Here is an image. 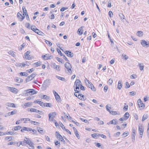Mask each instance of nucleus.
I'll list each match as a JSON object with an SVG mask.
<instances>
[{
	"instance_id": "nucleus-29",
	"label": "nucleus",
	"mask_w": 149,
	"mask_h": 149,
	"mask_svg": "<svg viewBox=\"0 0 149 149\" xmlns=\"http://www.w3.org/2000/svg\"><path fill=\"white\" fill-rule=\"evenodd\" d=\"M41 62L40 61H38L36 63H35L33 64L34 66L36 67L41 65Z\"/></svg>"
},
{
	"instance_id": "nucleus-5",
	"label": "nucleus",
	"mask_w": 149,
	"mask_h": 149,
	"mask_svg": "<svg viewBox=\"0 0 149 149\" xmlns=\"http://www.w3.org/2000/svg\"><path fill=\"white\" fill-rule=\"evenodd\" d=\"M138 106L140 110L143 109L145 107V104L140 99H139L138 100Z\"/></svg>"
},
{
	"instance_id": "nucleus-60",
	"label": "nucleus",
	"mask_w": 149,
	"mask_h": 149,
	"mask_svg": "<svg viewBox=\"0 0 149 149\" xmlns=\"http://www.w3.org/2000/svg\"><path fill=\"white\" fill-rule=\"evenodd\" d=\"M80 88V89L81 90H82L83 91H84L85 90V87L83 86L81 84L80 85V86L79 87V88Z\"/></svg>"
},
{
	"instance_id": "nucleus-58",
	"label": "nucleus",
	"mask_w": 149,
	"mask_h": 149,
	"mask_svg": "<svg viewBox=\"0 0 149 149\" xmlns=\"http://www.w3.org/2000/svg\"><path fill=\"white\" fill-rule=\"evenodd\" d=\"M59 124H60V126L61 127H62V129H63V130H65V129H66L65 127H64V125H63V124H62V123H59Z\"/></svg>"
},
{
	"instance_id": "nucleus-14",
	"label": "nucleus",
	"mask_w": 149,
	"mask_h": 149,
	"mask_svg": "<svg viewBox=\"0 0 149 149\" xmlns=\"http://www.w3.org/2000/svg\"><path fill=\"white\" fill-rule=\"evenodd\" d=\"M24 140L25 144H27L29 145L32 142L29 138L25 137Z\"/></svg>"
},
{
	"instance_id": "nucleus-24",
	"label": "nucleus",
	"mask_w": 149,
	"mask_h": 149,
	"mask_svg": "<svg viewBox=\"0 0 149 149\" xmlns=\"http://www.w3.org/2000/svg\"><path fill=\"white\" fill-rule=\"evenodd\" d=\"M83 27V26H81L78 30V34L80 35H81L83 33L82 29Z\"/></svg>"
},
{
	"instance_id": "nucleus-51",
	"label": "nucleus",
	"mask_w": 149,
	"mask_h": 149,
	"mask_svg": "<svg viewBox=\"0 0 149 149\" xmlns=\"http://www.w3.org/2000/svg\"><path fill=\"white\" fill-rule=\"evenodd\" d=\"M38 131L40 133L42 134V133L43 132V130L42 128L39 127L38 129Z\"/></svg>"
},
{
	"instance_id": "nucleus-34",
	"label": "nucleus",
	"mask_w": 149,
	"mask_h": 149,
	"mask_svg": "<svg viewBox=\"0 0 149 149\" xmlns=\"http://www.w3.org/2000/svg\"><path fill=\"white\" fill-rule=\"evenodd\" d=\"M136 34L138 36L141 37L143 35V33L141 31H139Z\"/></svg>"
},
{
	"instance_id": "nucleus-17",
	"label": "nucleus",
	"mask_w": 149,
	"mask_h": 149,
	"mask_svg": "<svg viewBox=\"0 0 149 149\" xmlns=\"http://www.w3.org/2000/svg\"><path fill=\"white\" fill-rule=\"evenodd\" d=\"M30 52L29 51H27L26 52L25 54L24 55V58L26 59H28V60H30L31 59V57H28V56L30 54Z\"/></svg>"
},
{
	"instance_id": "nucleus-4",
	"label": "nucleus",
	"mask_w": 149,
	"mask_h": 149,
	"mask_svg": "<svg viewBox=\"0 0 149 149\" xmlns=\"http://www.w3.org/2000/svg\"><path fill=\"white\" fill-rule=\"evenodd\" d=\"M49 82V80L47 79L44 81L42 85V87L43 90H45L46 89L47 87L48 86Z\"/></svg>"
},
{
	"instance_id": "nucleus-16",
	"label": "nucleus",
	"mask_w": 149,
	"mask_h": 149,
	"mask_svg": "<svg viewBox=\"0 0 149 149\" xmlns=\"http://www.w3.org/2000/svg\"><path fill=\"white\" fill-rule=\"evenodd\" d=\"M52 65L54 69H56L58 71L60 70L61 68L59 66L56 65L55 63H53Z\"/></svg>"
},
{
	"instance_id": "nucleus-52",
	"label": "nucleus",
	"mask_w": 149,
	"mask_h": 149,
	"mask_svg": "<svg viewBox=\"0 0 149 149\" xmlns=\"http://www.w3.org/2000/svg\"><path fill=\"white\" fill-rule=\"evenodd\" d=\"M119 16L120 17L121 19H125V16L122 13H120L119 14Z\"/></svg>"
},
{
	"instance_id": "nucleus-27",
	"label": "nucleus",
	"mask_w": 149,
	"mask_h": 149,
	"mask_svg": "<svg viewBox=\"0 0 149 149\" xmlns=\"http://www.w3.org/2000/svg\"><path fill=\"white\" fill-rule=\"evenodd\" d=\"M21 121H24V123H27V121H31V120L29 118H24L21 119Z\"/></svg>"
},
{
	"instance_id": "nucleus-26",
	"label": "nucleus",
	"mask_w": 149,
	"mask_h": 149,
	"mask_svg": "<svg viewBox=\"0 0 149 149\" xmlns=\"http://www.w3.org/2000/svg\"><path fill=\"white\" fill-rule=\"evenodd\" d=\"M38 31H35V32L37 34H38L39 35H41V36H44L45 35V34L43 33L41 31H40L39 29H38Z\"/></svg>"
},
{
	"instance_id": "nucleus-64",
	"label": "nucleus",
	"mask_w": 149,
	"mask_h": 149,
	"mask_svg": "<svg viewBox=\"0 0 149 149\" xmlns=\"http://www.w3.org/2000/svg\"><path fill=\"white\" fill-rule=\"evenodd\" d=\"M37 132L36 130H35L33 129L31 131V133L34 134H36Z\"/></svg>"
},
{
	"instance_id": "nucleus-36",
	"label": "nucleus",
	"mask_w": 149,
	"mask_h": 149,
	"mask_svg": "<svg viewBox=\"0 0 149 149\" xmlns=\"http://www.w3.org/2000/svg\"><path fill=\"white\" fill-rule=\"evenodd\" d=\"M74 91L76 92L74 93V95L75 96H76V97H77L78 95L77 94L78 93L79 94L80 93H79V92H80L79 90H76V89L75 90V89H74Z\"/></svg>"
},
{
	"instance_id": "nucleus-41",
	"label": "nucleus",
	"mask_w": 149,
	"mask_h": 149,
	"mask_svg": "<svg viewBox=\"0 0 149 149\" xmlns=\"http://www.w3.org/2000/svg\"><path fill=\"white\" fill-rule=\"evenodd\" d=\"M32 105V103L30 102L26 103L24 104V105L26 107H30Z\"/></svg>"
},
{
	"instance_id": "nucleus-50",
	"label": "nucleus",
	"mask_w": 149,
	"mask_h": 149,
	"mask_svg": "<svg viewBox=\"0 0 149 149\" xmlns=\"http://www.w3.org/2000/svg\"><path fill=\"white\" fill-rule=\"evenodd\" d=\"M12 136H6L5 137V140H7L10 141L12 140Z\"/></svg>"
},
{
	"instance_id": "nucleus-32",
	"label": "nucleus",
	"mask_w": 149,
	"mask_h": 149,
	"mask_svg": "<svg viewBox=\"0 0 149 149\" xmlns=\"http://www.w3.org/2000/svg\"><path fill=\"white\" fill-rule=\"evenodd\" d=\"M52 106V104L51 103H44V104L43 105V107H50Z\"/></svg>"
},
{
	"instance_id": "nucleus-56",
	"label": "nucleus",
	"mask_w": 149,
	"mask_h": 149,
	"mask_svg": "<svg viewBox=\"0 0 149 149\" xmlns=\"http://www.w3.org/2000/svg\"><path fill=\"white\" fill-rule=\"evenodd\" d=\"M55 97L56 100L58 101H59L60 99V97L58 94L56 96H55Z\"/></svg>"
},
{
	"instance_id": "nucleus-62",
	"label": "nucleus",
	"mask_w": 149,
	"mask_h": 149,
	"mask_svg": "<svg viewBox=\"0 0 149 149\" xmlns=\"http://www.w3.org/2000/svg\"><path fill=\"white\" fill-rule=\"evenodd\" d=\"M80 119L83 122H84L85 123H87L88 122V121L87 120L84 119V118H80Z\"/></svg>"
},
{
	"instance_id": "nucleus-42",
	"label": "nucleus",
	"mask_w": 149,
	"mask_h": 149,
	"mask_svg": "<svg viewBox=\"0 0 149 149\" xmlns=\"http://www.w3.org/2000/svg\"><path fill=\"white\" fill-rule=\"evenodd\" d=\"M8 53L10 55H11L13 57H14L15 56V53L12 51H10L8 52Z\"/></svg>"
},
{
	"instance_id": "nucleus-63",
	"label": "nucleus",
	"mask_w": 149,
	"mask_h": 149,
	"mask_svg": "<svg viewBox=\"0 0 149 149\" xmlns=\"http://www.w3.org/2000/svg\"><path fill=\"white\" fill-rule=\"evenodd\" d=\"M25 26L28 29H30V24L29 23H26L25 24Z\"/></svg>"
},
{
	"instance_id": "nucleus-55",
	"label": "nucleus",
	"mask_w": 149,
	"mask_h": 149,
	"mask_svg": "<svg viewBox=\"0 0 149 149\" xmlns=\"http://www.w3.org/2000/svg\"><path fill=\"white\" fill-rule=\"evenodd\" d=\"M45 42H46V43L47 44H48V45L50 46H51V45H52V43L51 42H50L48 41V40H45Z\"/></svg>"
},
{
	"instance_id": "nucleus-10",
	"label": "nucleus",
	"mask_w": 149,
	"mask_h": 149,
	"mask_svg": "<svg viewBox=\"0 0 149 149\" xmlns=\"http://www.w3.org/2000/svg\"><path fill=\"white\" fill-rule=\"evenodd\" d=\"M86 84L88 88H91L92 90L93 91H95L96 89L91 82L89 83L88 84Z\"/></svg>"
},
{
	"instance_id": "nucleus-53",
	"label": "nucleus",
	"mask_w": 149,
	"mask_h": 149,
	"mask_svg": "<svg viewBox=\"0 0 149 149\" xmlns=\"http://www.w3.org/2000/svg\"><path fill=\"white\" fill-rule=\"evenodd\" d=\"M30 122L32 124H33L35 125H38L37 124H38L39 123L36 121H32L31 120Z\"/></svg>"
},
{
	"instance_id": "nucleus-49",
	"label": "nucleus",
	"mask_w": 149,
	"mask_h": 149,
	"mask_svg": "<svg viewBox=\"0 0 149 149\" xmlns=\"http://www.w3.org/2000/svg\"><path fill=\"white\" fill-rule=\"evenodd\" d=\"M98 135H99V137L100 136L102 138L104 139H106L107 138V136L105 135H104L103 134H98Z\"/></svg>"
},
{
	"instance_id": "nucleus-25",
	"label": "nucleus",
	"mask_w": 149,
	"mask_h": 149,
	"mask_svg": "<svg viewBox=\"0 0 149 149\" xmlns=\"http://www.w3.org/2000/svg\"><path fill=\"white\" fill-rule=\"evenodd\" d=\"M17 145L18 146H19L20 145H22L24 146H25L26 145V144H25L24 140L22 141H19L17 143Z\"/></svg>"
},
{
	"instance_id": "nucleus-7",
	"label": "nucleus",
	"mask_w": 149,
	"mask_h": 149,
	"mask_svg": "<svg viewBox=\"0 0 149 149\" xmlns=\"http://www.w3.org/2000/svg\"><path fill=\"white\" fill-rule=\"evenodd\" d=\"M42 57L45 60H48L49 59L52 58L53 57V56L50 55L49 54H46L42 56Z\"/></svg>"
},
{
	"instance_id": "nucleus-11",
	"label": "nucleus",
	"mask_w": 149,
	"mask_h": 149,
	"mask_svg": "<svg viewBox=\"0 0 149 149\" xmlns=\"http://www.w3.org/2000/svg\"><path fill=\"white\" fill-rule=\"evenodd\" d=\"M30 111L31 112H36L37 113H39V114H41L42 113V111H41L37 110V109H35L33 108H31L30 109Z\"/></svg>"
},
{
	"instance_id": "nucleus-37",
	"label": "nucleus",
	"mask_w": 149,
	"mask_h": 149,
	"mask_svg": "<svg viewBox=\"0 0 149 149\" xmlns=\"http://www.w3.org/2000/svg\"><path fill=\"white\" fill-rule=\"evenodd\" d=\"M56 77L58 79L61 80L63 81H65V79L64 77H62L58 76H56Z\"/></svg>"
},
{
	"instance_id": "nucleus-61",
	"label": "nucleus",
	"mask_w": 149,
	"mask_h": 149,
	"mask_svg": "<svg viewBox=\"0 0 149 149\" xmlns=\"http://www.w3.org/2000/svg\"><path fill=\"white\" fill-rule=\"evenodd\" d=\"M108 86H105L104 88V91L105 93H106L108 90Z\"/></svg>"
},
{
	"instance_id": "nucleus-21",
	"label": "nucleus",
	"mask_w": 149,
	"mask_h": 149,
	"mask_svg": "<svg viewBox=\"0 0 149 149\" xmlns=\"http://www.w3.org/2000/svg\"><path fill=\"white\" fill-rule=\"evenodd\" d=\"M110 123H111V124L114 125H117L118 123V121H117L116 119H113L112 120H111L110 121Z\"/></svg>"
},
{
	"instance_id": "nucleus-1",
	"label": "nucleus",
	"mask_w": 149,
	"mask_h": 149,
	"mask_svg": "<svg viewBox=\"0 0 149 149\" xmlns=\"http://www.w3.org/2000/svg\"><path fill=\"white\" fill-rule=\"evenodd\" d=\"M65 66L67 70H65L66 72L69 75H71L72 73V67L70 64L69 62H66L65 64Z\"/></svg>"
},
{
	"instance_id": "nucleus-38",
	"label": "nucleus",
	"mask_w": 149,
	"mask_h": 149,
	"mask_svg": "<svg viewBox=\"0 0 149 149\" xmlns=\"http://www.w3.org/2000/svg\"><path fill=\"white\" fill-rule=\"evenodd\" d=\"M34 144L32 142L29 145L30 146V147L29 148V149H34L35 147L34 146Z\"/></svg>"
},
{
	"instance_id": "nucleus-12",
	"label": "nucleus",
	"mask_w": 149,
	"mask_h": 149,
	"mask_svg": "<svg viewBox=\"0 0 149 149\" xmlns=\"http://www.w3.org/2000/svg\"><path fill=\"white\" fill-rule=\"evenodd\" d=\"M64 53L68 57H72L74 56L73 53L70 51H66Z\"/></svg>"
},
{
	"instance_id": "nucleus-33",
	"label": "nucleus",
	"mask_w": 149,
	"mask_h": 149,
	"mask_svg": "<svg viewBox=\"0 0 149 149\" xmlns=\"http://www.w3.org/2000/svg\"><path fill=\"white\" fill-rule=\"evenodd\" d=\"M122 84H121V81H119L118 83V88L119 90H120L122 88Z\"/></svg>"
},
{
	"instance_id": "nucleus-13",
	"label": "nucleus",
	"mask_w": 149,
	"mask_h": 149,
	"mask_svg": "<svg viewBox=\"0 0 149 149\" xmlns=\"http://www.w3.org/2000/svg\"><path fill=\"white\" fill-rule=\"evenodd\" d=\"M132 136V141L134 142L135 140L136 136V131L135 129L134 128L133 129Z\"/></svg>"
},
{
	"instance_id": "nucleus-18",
	"label": "nucleus",
	"mask_w": 149,
	"mask_h": 149,
	"mask_svg": "<svg viewBox=\"0 0 149 149\" xmlns=\"http://www.w3.org/2000/svg\"><path fill=\"white\" fill-rule=\"evenodd\" d=\"M33 103H38L41 106L43 107V105L44 104V103L40 101L39 100H35L34 101Z\"/></svg>"
},
{
	"instance_id": "nucleus-20",
	"label": "nucleus",
	"mask_w": 149,
	"mask_h": 149,
	"mask_svg": "<svg viewBox=\"0 0 149 149\" xmlns=\"http://www.w3.org/2000/svg\"><path fill=\"white\" fill-rule=\"evenodd\" d=\"M144 132V129L141 125H139V132Z\"/></svg>"
},
{
	"instance_id": "nucleus-30",
	"label": "nucleus",
	"mask_w": 149,
	"mask_h": 149,
	"mask_svg": "<svg viewBox=\"0 0 149 149\" xmlns=\"http://www.w3.org/2000/svg\"><path fill=\"white\" fill-rule=\"evenodd\" d=\"M84 95H82L81 94H80V93L78 95L77 97L80 100H84Z\"/></svg>"
},
{
	"instance_id": "nucleus-23",
	"label": "nucleus",
	"mask_w": 149,
	"mask_h": 149,
	"mask_svg": "<svg viewBox=\"0 0 149 149\" xmlns=\"http://www.w3.org/2000/svg\"><path fill=\"white\" fill-rule=\"evenodd\" d=\"M27 91L30 95H33L36 93V92H35V91L33 89L28 90Z\"/></svg>"
},
{
	"instance_id": "nucleus-31",
	"label": "nucleus",
	"mask_w": 149,
	"mask_h": 149,
	"mask_svg": "<svg viewBox=\"0 0 149 149\" xmlns=\"http://www.w3.org/2000/svg\"><path fill=\"white\" fill-rule=\"evenodd\" d=\"M31 29L33 31L35 32L36 31H38V29L36 28V27L34 25H32L31 26Z\"/></svg>"
},
{
	"instance_id": "nucleus-47",
	"label": "nucleus",
	"mask_w": 149,
	"mask_h": 149,
	"mask_svg": "<svg viewBox=\"0 0 149 149\" xmlns=\"http://www.w3.org/2000/svg\"><path fill=\"white\" fill-rule=\"evenodd\" d=\"M122 56L123 57V58H124L125 60H127L129 58V57L127 56L126 54H123Z\"/></svg>"
},
{
	"instance_id": "nucleus-22",
	"label": "nucleus",
	"mask_w": 149,
	"mask_h": 149,
	"mask_svg": "<svg viewBox=\"0 0 149 149\" xmlns=\"http://www.w3.org/2000/svg\"><path fill=\"white\" fill-rule=\"evenodd\" d=\"M55 135L56 137L60 140L63 137L61 135L57 132H56L55 133Z\"/></svg>"
},
{
	"instance_id": "nucleus-28",
	"label": "nucleus",
	"mask_w": 149,
	"mask_h": 149,
	"mask_svg": "<svg viewBox=\"0 0 149 149\" xmlns=\"http://www.w3.org/2000/svg\"><path fill=\"white\" fill-rule=\"evenodd\" d=\"M22 127L19 125L16 126L14 127V128L12 129L13 131H17L20 130Z\"/></svg>"
},
{
	"instance_id": "nucleus-45",
	"label": "nucleus",
	"mask_w": 149,
	"mask_h": 149,
	"mask_svg": "<svg viewBox=\"0 0 149 149\" xmlns=\"http://www.w3.org/2000/svg\"><path fill=\"white\" fill-rule=\"evenodd\" d=\"M138 65L139 67V69L140 70H143L144 67V66L143 65H142L141 64L139 63Z\"/></svg>"
},
{
	"instance_id": "nucleus-39",
	"label": "nucleus",
	"mask_w": 149,
	"mask_h": 149,
	"mask_svg": "<svg viewBox=\"0 0 149 149\" xmlns=\"http://www.w3.org/2000/svg\"><path fill=\"white\" fill-rule=\"evenodd\" d=\"M148 118V116L147 115H144L142 117V121H143L147 119Z\"/></svg>"
},
{
	"instance_id": "nucleus-6",
	"label": "nucleus",
	"mask_w": 149,
	"mask_h": 149,
	"mask_svg": "<svg viewBox=\"0 0 149 149\" xmlns=\"http://www.w3.org/2000/svg\"><path fill=\"white\" fill-rule=\"evenodd\" d=\"M141 43L143 47H148L149 46V41H146L144 40H142L141 41Z\"/></svg>"
},
{
	"instance_id": "nucleus-2",
	"label": "nucleus",
	"mask_w": 149,
	"mask_h": 149,
	"mask_svg": "<svg viewBox=\"0 0 149 149\" xmlns=\"http://www.w3.org/2000/svg\"><path fill=\"white\" fill-rule=\"evenodd\" d=\"M81 82L79 79H77L74 82V87L75 86L76 87V89L79 90V87L81 85Z\"/></svg>"
},
{
	"instance_id": "nucleus-3",
	"label": "nucleus",
	"mask_w": 149,
	"mask_h": 149,
	"mask_svg": "<svg viewBox=\"0 0 149 149\" xmlns=\"http://www.w3.org/2000/svg\"><path fill=\"white\" fill-rule=\"evenodd\" d=\"M56 114L55 112H52L49 114V120L50 121H53L54 118L56 116Z\"/></svg>"
},
{
	"instance_id": "nucleus-44",
	"label": "nucleus",
	"mask_w": 149,
	"mask_h": 149,
	"mask_svg": "<svg viewBox=\"0 0 149 149\" xmlns=\"http://www.w3.org/2000/svg\"><path fill=\"white\" fill-rule=\"evenodd\" d=\"M124 116L125 118V120H126L130 116L129 113L128 112H126L125 113Z\"/></svg>"
},
{
	"instance_id": "nucleus-19",
	"label": "nucleus",
	"mask_w": 149,
	"mask_h": 149,
	"mask_svg": "<svg viewBox=\"0 0 149 149\" xmlns=\"http://www.w3.org/2000/svg\"><path fill=\"white\" fill-rule=\"evenodd\" d=\"M17 16L18 17H19L21 19L20 20L21 21H22V20L24 18L25 16L23 14V16L21 14L18 12L17 13Z\"/></svg>"
},
{
	"instance_id": "nucleus-8",
	"label": "nucleus",
	"mask_w": 149,
	"mask_h": 149,
	"mask_svg": "<svg viewBox=\"0 0 149 149\" xmlns=\"http://www.w3.org/2000/svg\"><path fill=\"white\" fill-rule=\"evenodd\" d=\"M36 75L34 73H33L31 74L30 76H28L26 78V82H29L31 80H32L35 77Z\"/></svg>"
},
{
	"instance_id": "nucleus-54",
	"label": "nucleus",
	"mask_w": 149,
	"mask_h": 149,
	"mask_svg": "<svg viewBox=\"0 0 149 149\" xmlns=\"http://www.w3.org/2000/svg\"><path fill=\"white\" fill-rule=\"evenodd\" d=\"M120 132H118L115 134H114V135H113V136L115 137H118V136H119V135H120Z\"/></svg>"
},
{
	"instance_id": "nucleus-35",
	"label": "nucleus",
	"mask_w": 149,
	"mask_h": 149,
	"mask_svg": "<svg viewBox=\"0 0 149 149\" xmlns=\"http://www.w3.org/2000/svg\"><path fill=\"white\" fill-rule=\"evenodd\" d=\"M16 80V81L18 83H20L23 82V79L19 78L17 77Z\"/></svg>"
},
{
	"instance_id": "nucleus-57",
	"label": "nucleus",
	"mask_w": 149,
	"mask_h": 149,
	"mask_svg": "<svg viewBox=\"0 0 149 149\" xmlns=\"http://www.w3.org/2000/svg\"><path fill=\"white\" fill-rule=\"evenodd\" d=\"M6 134H10V135H13L14 133L13 132L10 131L7 132L6 133Z\"/></svg>"
},
{
	"instance_id": "nucleus-9",
	"label": "nucleus",
	"mask_w": 149,
	"mask_h": 149,
	"mask_svg": "<svg viewBox=\"0 0 149 149\" xmlns=\"http://www.w3.org/2000/svg\"><path fill=\"white\" fill-rule=\"evenodd\" d=\"M9 90L14 93L16 94L18 92V90L17 89L13 87H8Z\"/></svg>"
},
{
	"instance_id": "nucleus-43",
	"label": "nucleus",
	"mask_w": 149,
	"mask_h": 149,
	"mask_svg": "<svg viewBox=\"0 0 149 149\" xmlns=\"http://www.w3.org/2000/svg\"><path fill=\"white\" fill-rule=\"evenodd\" d=\"M20 74L21 76L25 77H27L28 75L27 73L26 72H21L20 73Z\"/></svg>"
},
{
	"instance_id": "nucleus-40",
	"label": "nucleus",
	"mask_w": 149,
	"mask_h": 149,
	"mask_svg": "<svg viewBox=\"0 0 149 149\" xmlns=\"http://www.w3.org/2000/svg\"><path fill=\"white\" fill-rule=\"evenodd\" d=\"M91 136L94 138L96 139L97 137H99L98 134H93L91 135Z\"/></svg>"
},
{
	"instance_id": "nucleus-46",
	"label": "nucleus",
	"mask_w": 149,
	"mask_h": 149,
	"mask_svg": "<svg viewBox=\"0 0 149 149\" xmlns=\"http://www.w3.org/2000/svg\"><path fill=\"white\" fill-rule=\"evenodd\" d=\"M41 98L43 99H46L47 100L48 99H49V97L47 96V95H44L43 96H42Z\"/></svg>"
},
{
	"instance_id": "nucleus-15",
	"label": "nucleus",
	"mask_w": 149,
	"mask_h": 149,
	"mask_svg": "<svg viewBox=\"0 0 149 149\" xmlns=\"http://www.w3.org/2000/svg\"><path fill=\"white\" fill-rule=\"evenodd\" d=\"M32 130V129L31 128L29 127H24L23 128H22L21 130V131L22 132H24V131H31Z\"/></svg>"
},
{
	"instance_id": "nucleus-59",
	"label": "nucleus",
	"mask_w": 149,
	"mask_h": 149,
	"mask_svg": "<svg viewBox=\"0 0 149 149\" xmlns=\"http://www.w3.org/2000/svg\"><path fill=\"white\" fill-rule=\"evenodd\" d=\"M113 83V80L112 79H110L109 80V81H108V83H109V85H111V84H112Z\"/></svg>"
},
{
	"instance_id": "nucleus-48",
	"label": "nucleus",
	"mask_w": 149,
	"mask_h": 149,
	"mask_svg": "<svg viewBox=\"0 0 149 149\" xmlns=\"http://www.w3.org/2000/svg\"><path fill=\"white\" fill-rule=\"evenodd\" d=\"M110 113L113 115H117L118 114L116 111H111L110 112Z\"/></svg>"
}]
</instances>
